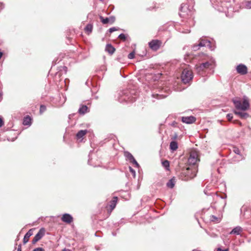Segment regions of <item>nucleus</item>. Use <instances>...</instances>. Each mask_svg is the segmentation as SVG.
Here are the masks:
<instances>
[{
	"label": "nucleus",
	"instance_id": "603ef678",
	"mask_svg": "<svg viewBox=\"0 0 251 251\" xmlns=\"http://www.w3.org/2000/svg\"><path fill=\"white\" fill-rule=\"evenodd\" d=\"M63 68H64L65 71L66 72L67 68L66 66H64Z\"/></svg>",
	"mask_w": 251,
	"mask_h": 251
},
{
	"label": "nucleus",
	"instance_id": "bb28decb",
	"mask_svg": "<svg viewBox=\"0 0 251 251\" xmlns=\"http://www.w3.org/2000/svg\"><path fill=\"white\" fill-rule=\"evenodd\" d=\"M93 29V25L92 24H87L86 27H85V31L87 32L88 34L91 33Z\"/></svg>",
	"mask_w": 251,
	"mask_h": 251
},
{
	"label": "nucleus",
	"instance_id": "4468645a",
	"mask_svg": "<svg viewBox=\"0 0 251 251\" xmlns=\"http://www.w3.org/2000/svg\"><path fill=\"white\" fill-rule=\"evenodd\" d=\"M61 220L64 222L70 224L73 221V218L70 214L65 213L62 215Z\"/></svg>",
	"mask_w": 251,
	"mask_h": 251
},
{
	"label": "nucleus",
	"instance_id": "5701e85b",
	"mask_svg": "<svg viewBox=\"0 0 251 251\" xmlns=\"http://www.w3.org/2000/svg\"><path fill=\"white\" fill-rule=\"evenodd\" d=\"M175 184V179L174 178H171L167 183L166 185L168 188H173Z\"/></svg>",
	"mask_w": 251,
	"mask_h": 251
},
{
	"label": "nucleus",
	"instance_id": "f8f14e48",
	"mask_svg": "<svg viewBox=\"0 0 251 251\" xmlns=\"http://www.w3.org/2000/svg\"><path fill=\"white\" fill-rule=\"evenodd\" d=\"M44 231L42 228L40 229L39 232L35 235L33 239H32V244H34L37 242L39 241L44 236Z\"/></svg>",
	"mask_w": 251,
	"mask_h": 251
},
{
	"label": "nucleus",
	"instance_id": "a18cd8bd",
	"mask_svg": "<svg viewBox=\"0 0 251 251\" xmlns=\"http://www.w3.org/2000/svg\"><path fill=\"white\" fill-rule=\"evenodd\" d=\"M4 8V5L2 3L0 2V10Z\"/></svg>",
	"mask_w": 251,
	"mask_h": 251
},
{
	"label": "nucleus",
	"instance_id": "9d476101",
	"mask_svg": "<svg viewBox=\"0 0 251 251\" xmlns=\"http://www.w3.org/2000/svg\"><path fill=\"white\" fill-rule=\"evenodd\" d=\"M149 47L153 51L157 50L161 46L162 42L159 40H152L148 43Z\"/></svg>",
	"mask_w": 251,
	"mask_h": 251
},
{
	"label": "nucleus",
	"instance_id": "ea45409f",
	"mask_svg": "<svg viewBox=\"0 0 251 251\" xmlns=\"http://www.w3.org/2000/svg\"><path fill=\"white\" fill-rule=\"evenodd\" d=\"M117 28L115 27H111V28H110L109 29V31L110 33H112L116 30H117Z\"/></svg>",
	"mask_w": 251,
	"mask_h": 251
},
{
	"label": "nucleus",
	"instance_id": "4d7b16f0",
	"mask_svg": "<svg viewBox=\"0 0 251 251\" xmlns=\"http://www.w3.org/2000/svg\"><path fill=\"white\" fill-rule=\"evenodd\" d=\"M88 163H90V159L88 160Z\"/></svg>",
	"mask_w": 251,
	"mask_h": 251
},
{
	"label": "nucleus",
	"instance_id": "864d4df0",
	"mask_svg": "<svg viewBox=\"0 0 251 251\" xmlns=\"http://www.w3.org/2000/svg\"><path fill=\"white\" fill-rule=\"evenodd\" d=\"M112 234L113 236H115L116 235V233H115L114 232H112Z\"/></svg>",
	"mask_w": 251,
	"mask_h": 251
},
{
	"label": "nucleus",
	"instance_id": "1a4fd4ad",
	"mask_svg": "<svg viewBox=\"0 0 251 251\" xmlns=\"http://www.w3.org/2000/svg\"><path fill=\"white\" fill-rule=\"evenodd\" d=\"M199 161L198 154L196 152H191L188 159V165L195 167L197 163Z\"/></svg>",
	"mask_w": 251,
	"mask_h": 251
},
{
	"label": "nucleus",
	"instance_id": "4c0bfd02",
	"mask_svg": "<svg viewBox=\"0 0 251 251\" xmlns=\"http://www.w3.org/2000/svg\"><path fill=\"white\" fill-rule=\"evenodd\" d=\"M32 251H44V250L42 248L38 247L34 249Z\"/></svg>",
	"mask_w": 251,
	"mask_h": 251
},
{
	"label": "nucleus",
	"instance_id": "473e14b6",
	"mask_svg": "<svg viewBox=\"0 0 251 251\" xmlns=\"http://www.w3.org/2000/svg\"><path fill=\"white\" fill-rule=\"evenodd\" d=\"M226 118L229 121H231L233 118V115L232 114L228 113L226 115Z\"/></svg>",
	"mask_w": 251,
	"mask_h": 251
},
{
	"label": "nucleus",
	"instance_id": "a19ab883",
	"mask_svg": "<svg viewBox=\"0 0 251 251\" xmlns=\"http://www.w3.org/2000/svg\"><path fill=\"white\" fill-rule=\"evenodd\" d=\"M180 32L184 33H188L190 32V30L189 29L187 28L183 30L180 31Z\"/></svg>",
	"mask_w": 251,
	"mask_h": 251
},
{
	"label": "nucleus",
	"instance_id": "f03ea898",
	"mask_svg": "<svg viewBox=\"0 0 251 251\" xmlns=\"http://www.w3.org/2000/svg\"><path fill=\"white\" fill-rule=\"evenodd\" d=\"M213 7L219 12H224L229 15L234 12V8L231 6L230 0H210Z\"/></svg>",
	"mask_w": 251,
	"mask_h": 251
},
{
	"label": "nucleus",
	"instance_id": "423d86ee",
	"mask_svg": "<svg viewBox=\"0 0 251 251\" xmlns=\"http://www.w3.org/2000/svg\"><path fill=\"white\" fill-rule=\"evenodd\" d=\"M197 168L196 167H188L186 169L183 170L181 173L182 179L185 181H187L196 176Z\"/></svg>",
	"mask_w": 251,
	"mask_h": 251
},
{
	"label": "nucleus",
	"instance_id": "79ce46f5",
	"mask_svg": "<svg viewBox=\"0 0 251 251\" xmlns=\"http://www.w3.org/2000/svg\"><path fill=\"white\" fill-rule=\"evenodd\" d=\"M233 123L234 124H239L240 126H241V125H242L240 121H239L238 120H234V121H233Z\"/></svg>",
	"mask_w": 251,
	"mask_h": 251
},
{
	"label": "nucleus",
	"instance_id": "c85d7f7f",
	"mask_svg": "<svg viewBox=\"0 0 251 251\" xmlns=\"http://www.w3.org/2000/svg\"><path fill=\"white\" fill-rule=\"evenodd\" d=\"M118 38L123 41H125L127 38V36L124 33H121L118 36Z\"/></svg>",
	"mask_w": 251,
	"mask_h": 251
},
{
	"label": "nucleus",
	"instance_id": "3c124183",
	"mask_svg": "<svg viewBox=\"0 0 251 251\" xmlns=\"http://www.w3.org/2000/svg\"><path fill=\"white\" fill-rule=\"evenodd\" d=\"M2 56V52L0 51V59L1 58Z\"/></svg>",
	"mask_w": 251,
	"mask_h": 251
},
{
	"label": "nucleus",
	"instance_id": "0eeeda50",
	"mask_svg": "<svg viewBox=\"0 0 251 251\" xmlns=\"http://www.w3.org/2000/svg\"><path fill=\"white\" fill-rule=\"evenodd\" d=\"M193 77V73L191 71L184 69L181 74V80L184 84H189Z\"/></svg>",
	"mask_w": 251,
	"mask_h": 251
},
{
	"label": "nucleus",
	"instance_id": "7c9ffc66",
	"mask_svg": "<svg viewBox=\"0 0 251 251\" xmlns=\"http://www.w3.org/2000/svg\"><path fill=\"white\" fill-rule=\"evenodd\" d=\"M233 151L234 153H235L239 155L240 153V151L237 147H234L233 148Z\"/></svg>",
	"mask_w": 251,
	"mask_h": 251
},
{
	"label": "nucleus",
	"instance_id": "37998d69",
	"mask_svg": "<svg viewBox=\"0 0 251 251\" xmlns=\"http://www.w3.org/2000/svg\"><path fill=\"white\" fill-rule=\"evenodd\" d=\"M156 98L158 99H162V98H164V97H163L162 95H161L156 94ZM165 97L166 96H164V97Z\"/></svg>",
	"mask_w": 251,
	"mask_h": 251
},
{
	"label": "nucleus",
	"instance_id": "b1692460",
	"mask_svg": "<svg viewBox=\"0 0 251 251\" xmlns=\"http://www.w3.org/2000/svg\"><path fill=\"white\" fill-rule=\"evenodd\" d=\"M117 201V197H114L112 200L110 201V207L113 210L116 206Z\"/></svg>",
	"mask_w": 251,
	"mask_h": 251
},
{
	"label": "nucleus",
	"instance_id": "c756f323",
	"mask_svg": "<svg viewBox=\"0 0 251 251\" xmlns=\"http://www.w3.org/2000/svg\"><path fill=\"white\" fill-rule=\"evenodd\" d=\"M201 47H199L198 46V44H194L193 46H192V49L194 51H197Z\"/></svg>",
	"mask_w": 251,
	"mask_h": 251
},
{
	"label": "nucleus",
	"instance_id": "2f4dec72",
	"mask_svg": "<svg viewBox=\"0 0 251 251\" xmlns=\"http://www.w3.org/2000/svg\"><path fill=\"white\" fill-rule=\"evenodd\" d=\"M46 110V107L44 105H41L40 107V112L41 113H43Z\"/></svg>",
	"mask_w": 251,
	"mask_h": 251
},
{
	"label": "nucleus",
	"instance_id": "6e6552de",
	"mask_svg": "<svg viewBox=\"0 0 251 251\" xmlns=\"http://www.w3.org/2000/svg\"><path fill=\"white\" fill-rule=\"evenodd\" d=\"M198 46L201 47H207L211 50H214L215 49L214 46H212L211 42L205 37H202L200 39Z\"/></svg>",
	"mask_w": 251,
	"mask_h": 251
},
{
	"label": "nucleus",
	"instance_id": "6e6d98bb",
	"mask_svg": "<svg viewBox=\"0 0 251 251\" xmlns=\"http://www.w3.org/2000/svg\"><path fill=\"white\" fill-rule=\"evenodd\" d=\"M152 97H154V96H155V95H154V94H152Z\"/></svg>",
	"mask_w": 251,
	"mask_h": 251
},
{
	"label": "nucleus",
	"instance_id": "393cba45",
	"mask_svg": "<svg viewBox=\"0 0 251 251\" xmlns=\"http://www.w3.org/2000/svg\"><path fill=\"white\" fill-rule=\"evenodd\" d=\"M162 166L165 168L167 171L169 170L170 162L169 161L166 160L162 162Z\"/></svg>",
	"mask_w": 251,
	"mask_h": 251
},
{
	"label": "nucleus",
	"instance_id": "09e8293b",
	"mask_svg": "<svg viewBox=\"0 0 251 251\" xmlns=\"http://www.w3.org/2000/svg\"><path fill=\"white\" fill-rule=\"evenodd\" d=\"M17 251H22V246L21 244L18 246Z\"/></svg>",
	"mask_w": 251,
	"mask_h": 251
},
{
	"label": "nucleus",
	"instance_id": "5fc2aeb1",
	"mask_svg": "<svg viewBox=\"0 0 251 251\" xmlns=\"http://www.w3.org/2000/svg\"><path fill=\"white\" fill-rule=\"evenodd\" d=\"M62 251H67V250L66 249H64Z\"/></svg>",
	"mask_w": 251,
	"mask_h": 251
},
{
	"label": "nucleus",
	"instance_id": "cd10ccee",
	"mask_svg": "<svg viewBox=\"0 0 251 251\" xmlns=\"http://www.w3.org/2000/svg\"><path fill=\"white\" fill-rule=\"evenodd\" d=\"M210 220L212 222H214L216 223H219L220 222V219L214 215H211Z\"/></svg>",
	"mask_w": 251,
	"mask_h": 251
},
{
	"label": "nucleus",
	"instance_id": "49530a36",
	"mask_svg": "<svg viewBox=\"0 0 251 251\" xmlns=\"http://www.w3.org/2000/svg\"><path fill=\"white\" fill-rule=\"evenodd\" d=\"M3 125V122L1 118H0V127Z\"/></svg>",
	"mask_w": 251,
	"mask_h": 251
},
{
	"label": "nucleus",
	"instance_id": "9b49d317",
	"mask_svg": "<svg viewBox=\"0 0 251 251\" xmlns=\"http://www.w3.org/2000/svg\"><path fill=\"white\" fill-rule=\"evenodd\" d=\"M236 71L238 73L242 75H246L248 73L247 67L242 64H240L237 66Z\"/></svg>",
	"mask_w": 251,
	"mask_h": 251
},
{
	"label": "nucleus",
	"instance_id": "f3484780",
	"mask_svg": "<svg viewBox=\"0 0 251 251\" xmlns=\"http://www.w3.org/2000/svg\"><path fill=\"white\" fill-rule=\"evenodd\" d=\"M23 124L24 126H30L31 125V118L29 116H26L23 119Z\"/></svg>",
	"mask_w": 251,
	"mask_h": 251
},
{
	"label": "nucleus",
	"instance_id": "72a5a7b5",
	"mask_svg": "<svg viewBox=\"0 0 251 251\" xmlns=\"http://www.w3.org/2000/svg\"><path fill=\"white\" fill-rule=\"evenodd\" d=\"M134 56H135V53L134 51H132L131 52H130L128 55V58L129 59H133L134 58Z\"/></svg>",
	"mask_w": 251,
	"mask_h": 251
},
{
	"label": "nucleus",
	"instance_id": "8fccbe9b",
	"mask_svg": "<svg viewBox=\"0 0 251 251\" xmlns=\"http://www.w3.org/2000/svg\"><path fill=\"white\" fill-rule=\"evenodd\" d=\"M177 135L176 134H175V135L173 137V139H176L177 138Z\"/></svg>",
	"mask_w": 251,
	"mask_h": 251
},
{
	"label": "nucleus",
	"instance_id": "2eb2a0df",
	"mask_svg": "<svg viewBox=\"0 0 251 251\" xmlns=\"http://www.w3.org/2000/svg\"><path fill=\"white\" fill-rule=\"evenodd\" d=\"M33 229L32 228L29 229L25 234L23 239V243L24 244L28 242L29 237L33 234Z\"/></svg>",
	"mask_w": 251,
	"mask_h": 251
},
{
	"label": "nucleus",
	"instance_id": "e433bc0d",
	"mask_svg": "<svg viewBox=\"0 0 251 251\" xmlns=\"http://www.w3.org/2000/svg\"><path fill=\"white\" fill-rule=\"evenodd\" d=\"M108 18L110 19V24H113L114 21H115V18L114 17H113V16H111V17H108Z\"/></svg>",
	"mask_w": 251,
	"mask_h": 251
},
{
	"label": "nucleus",
	"instance_id": "7ed1b4c3",
	"mask_svg": "<svg viewBox=\"0 0 251 251\" xmlns=\"http://www.w3.org/2000/svg\"><path fill=\"white\" fill-rule=\"evenodd\" d=\"M214 67L215 62L213 60H210L199 65H196L195 69L198 75L204 76L208 74L212 73Z\"/></svg>",
	"mask_w": 251,
	"mask_h": 251
},
{
	"label": "nucleus",
	"instance_id": "20e7f679",
	"mask_svg": "<svg viewBox=\"0 0 251 251\" xmlns=\"http://www.w3.org/2000/svg\"><path fill=\"white\" fill-rule=\"evenodd\" d=\"M136 99V96L133 90L126 89L119 93L118 100L120 102H133Z\"/></svg>",
	"mask_w": 251,
	"mask_h": 251
},
{
	"label": "nucleus",
	"instance_id": "c03bdc74",
	"mask_svg": "<svg viewBox=\"0 0 251 251\" xmlns=\"http://www.w3.org/2000/svg\"><path fill=\"white\" fill-rule=\"evenodd\" d=\"M217 251H228V249H225V250H222L221 248H219L217 249Z\"/></svg>",
	"mask_w": 251,
	"mask_h": 251
},
{
	"label": "nucleus",
	"instance_id": "a211bd4d",
	"mask_svg": "<svg viewBox=\"0 0 251 251\" xmlns=\"http://www.w3.org/2000/svg\"><path fill=\"white\" fill-rule=\"evenodd\" d=\"M105 51L111 55L115 52V49L111 44H107L105 47Z\"/></svg>",
	"mask_w": 251,
	"mask_h": 251
},
{
	"label": "nucleus",
	"instance_id": "39448f33",
	"mask_svg": "<svg viewBox=\"0 0 251 251\" xmlns=\"http://www.w3.org/2000/svg\"><path fill=\"white\" fill-rule=\"evenodd\" d=\"M189 4L187 3H182L179 8V16L185 18L186 17H192L194 13L193 6L194 2L193 0H188Z\"/></svg>",
	"mask_w": 251,
	"mask_h": 251
},
{
	"label": "nucleus",
	"instance_id": "f704fd0d",
	"mask_svg": "<svg viewBox=\"0 0 251 251\" xmlns=\"http://www.w3.org/2000/svg\"><path fill=\"white\" fill-rule=\"evenodd\" d=\"M131 163L135 165V167H136L137 168L139 167V164L138 163V162L136 161V160L135 159L132 161Z\"/></svg>",
	"mask_w": 251,
	"mask_h": 251
},
{
	"label": "nucleus",
	"instance_id": "58836bf2",
	"mask_svg": "<svg viewBox=\"0 0 251 251\" xmlns=\"http://www.w3.org/2000/svg\"><path fill=\"white\" fill-rule=\"evenodd\" d=\"M129 171L134 176H135V171L134 169H133L131 167H129Z\"/></svg>",
	"mask_w": 251,
	"mask_h": 251
},
{
	"label": "nucleus",
	"instance_id": "a878e982",
	"mask_svg": "<svg viewBox=\"0 0 251 251\" xmlns=\"http://www.w3.org/2000/svg\"><path fill=\"white\" fill-rule=\"evenodd\" d=\"M100 19L103 24H107L110 22V19L108 17L104 18L102 16H100Z\"/></svg>",
	"mask_w": 251,
	"mask_h": 251
},
{
	"label": "nucleus",
	"instance_id": "6ab92c4d",
	"mask_svg": "<svg viewBox=\"0 0 251 251\" xmlns=\"http://www.w3.org/2000/svg\"><path fill=\"white\" fill-rule=\"evenodd\" d=\"M178 148V144L175 141H172L170 144V149L172 151H176Z\"/></svg>",
	"mask_w": 251,
	"mask_h": 251
},
{
	"label": "nucleus",
	"instance_id": "de8ad7c7",
	"mask_svg": "<svg viewBox=\"0 0 251 251\" xmlns=\"http://www.w3.org/2000/svg\"><path fill=\"white\" fill-rule=\"evenodd\" d=\"M190 22H191V23H189V25L190 26V25H193L194 24V21H193V19H191L190 20Z\"/></svg>",
	"mask_w": 251,
	"mask_h": 251
},
{
	"label": "nucleus",
	"instance_id": "ddd939ff",
	"mask_svg": "<svg viewBox=\"0 0 251 251\" xmlns=\"http://www.w3.org/2000/svg\"><path fill=\"white\" fill-rule=\"evenodd\" d=\"M196 118L194 116H188V117H181V121L187 124H191L195 123L196 121Z\"/></svg>",
	"mask_w": 251,
	"mask_h": 251
},
{
	"label": "nucleus",
	"instance_id": "dca6fc26",
	"mask_svg": "<svg viewBox=\"0 0 251 251\" xmlns=\"http://www.w3.org/2000/svg\"><path fill=\"white\" fill-rule=\"evenodd\" d=\"M243 229L241 226H237L234 227L229 233L230 234L239 235L242 232Z\"/></svg>",
	"mask_w": 251,
	"mask_h": 251
},
{
	"label": "nucleus",
	"instance_id": "f257e3e1",
	"mask_svg": "<svg viewBox=\"0 0 251 251\" xmlns=\"http://www.w3.org/2000/svg\"><path fill=\"white\" fill-rule=\"evenodd\" d=\"M235 110L233 111L234 113L242 119H246L249 117V114L246 112V111L250 108V102L248 98L244 96L243 100L235 98L232 99Z\"/></svg>",
	"mask_w": 251,
	"mask_h": 251
},
{
	"label": "nucleus",
	"instance_id": "aec40b11",
	"mask_svg": "<svg viewBox=\"0 0 251 251\" xmlns=\"http://www.w3.org/2000/svg\"><path fill=\"white\" fill-rule=\"evenodd\" d=\"M124 155L127 160L130 163L135 159L133 156L128 151H125Z\"/></svg>",
	"mask_w": 251,
	"mask_h": 251
},
{
	"label": "nucleus",
	"instance_id": "412c9836",
	"mask_svg": "<svg viewBox=\"0 0 251 251\" xmlns=\"http://www.w3.org/2000/svg\"><path fill=\"white\" fill-rule=\"evenodd\" d=\"M88 107L85 105H82L78 109V113L80 114H84L87 112Z\"/></svg>",
	"mask_w": 251,
	"mask_h": 251
},
{
	"label": "nucleus",
	"instance_id": "4be33fe9",
	"mask_svg": "<svg viewBox=\"0 0 251 251\" xmlns=\"http://www.w3.org/2000/svg\"><path fill=\"white\" fill-rule=\"evenodd\" d=\"M87 132V130H80L77 133L76 136L77 139H80L83 136H84L86 134Z\"/></svg>",
	"mask_w": 251,
	"mask_h": 251
},
{
	"label": "nucleus",
	"instance_id": "c9c22d12",
	"mask_svg": "<svg viewBox=\"0 0 251 251\" xmlns=\"http://www.w3.org/2000/svg\"><path fill=\"white\" fill-rule=\"evenodd\" d=\"M246 6L248 8H250V9L251 8V0L247 2Z\"/></svg>",
	"mask_w": 251,
	"mask_h": 251
}]
</instances>
